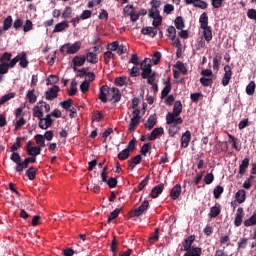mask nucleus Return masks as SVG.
Returning <instances> with one entry per match:
<instances>
[{"instance_id": "obj_49", "label": "nucleus", "mask_w": 256, "mask_h": 256, "mask_svg": "<svg viewBox=\"0 0 256 256\" xmlns=\"http://www.w3.org/2000/svg\"><path fill=\"white\" fill-rule=\"evenodd\" d=\"M159 241V228H155V231L151 234L149 238V243H157Z\"/></svg>"}, {"instance_id": "obj_5", "label": "nucleus", "mask_w": 256, "mask_h": 256, "mask_svg": "<svg viewBox=\"0 0 256 256\" xmlns=\"http://www.w3.org/2000/svg\"><path fill=\"white\" fill-rule=\"evenodd\" d=\"M169 93H171V81L168 80L165 82V87L161 91V99H165V97H167L165 103L171 106L175 103V96L169 95Z\"/></svg>"}, {"instance_id": "obj_51", "label": "nucleus", "mask_w": 256, "mask_h": 256, "mask_svg": "<svg viewBox=\"0 0 256 256\" xmlns=\"http://www.w3.org/2000/svg\"><path fill=\"white\" fill-rule=\"evenodd\" d=\"M111 59H115V54L112 51L105 52L104 63H106V65H109V63L111 62Z\"/></svg>"}, {"instance_id": "obj_45", "label": "nucleus", "mask_w": 256, "mask_h": 256, "mask_svg": "<svg viewBox=\"0 0 256 256\" xmlns=\"http://www.w3.org/2000/svg\"><path fill=\"white\" fill-rule=\"evenodd\" d=\"M129 149L125 148L120 153H118V159L119 161H127V158L130 157Z\"/></svg>"}, {"instance_id": "obj_38", "label": "nucleus", "mask_w": 256, "mask_h": 256, "mask_svg": "<svg viewBox=\"0 0 256 256\" xmlns=\"http://www.w3.org/2000/svg\"><path fill=\"white\" fill-rule=\"evenodd\" d=\"M151 58H145L141 63H140V69L141 71H145V69H152L153 64H151Z\"/></svg>"}, {"instance_id": "obj_11", "label": "nucleus", "mask_w": 256, "mask_h": 256, "mask_svg": "<svg viewBox=\"0 0 256 256\" xmlns=\"http://www.w3.org/2000/svg\"><path fill=\"white\" fill-rule=\"evenodd\" d=\"M184 2L186 5H193L198 9H207L209 7V4L203 0H184Z\"/></svg>"}, {"instance_id": "obj_32", "label": "nucleus", "mask_w": 256, "mask_h": 256, "mask_svg": "<svg viewBox=\"0 0 256 256\" xmlns=\"http://www.w3.org/2000/svg\"><path fill=\"white\" fill-rule=\"evenodd\" d=\"M254 225H256V211L244 221V227H253Z\"/></svg>"}, {"instance_id": "obj_31", "label": "nucleus", "mask_w": 256, "mask_h": 256, "mask_svg": "<svg viewBox=\"0 0 256 256\" xmlns=\"http://www.w3.org/2000/svg\"><path fill=\"white\" fill-rule=\"evenodd\" d=\"M37 171L38 169L35 168L34 166L28 168L26 170V177H28L30 181H33L37 177Z\"/></svg>"}, {"instance_id": "obj_2", "label": "nucleus", "mask_w": 256, "mask_h": 256, "mask_svg": "<svg viewBox=\"0 0 256 256\" xmlns=\"http://www.w3.org/2000/svg\"><path fill=\"white\" fill-rule=\"evenodd\" d=\"M81 41H76L73 44L67 43L60 47V52L63 55H75L81 49Z\"/></svg>"}, {"instance_id": "obj_21", "label": "nucleus", "mask_w": 256, "mask_h": 256, "mask_svg": "<svg viewBox=\"0 0 256 256\" xmlns=\"http://www.w3.org/2000/svg\"><path fill=\"white\" fill-rule=\"evenodd\" d=\"M141 161H143V157L141 156V154H138L134 156L131 160H129L128 165L131 171H133L135 169V165H139Z\"/></svg>"}, {"instance_id": "obj_4", "label": "nucleus", "mask_w": 256, "mask_h": 256, "mask_svg": "<svg viewBox=\"0 0 256 256\" xmlns=\"http://www.w3.org/2000/svg\"><path fill=\"white\" fill-rule=\"evenodd\" d=\"M183 113V104L180 100L176 101L173 107L172 112H168L166 115V119L169 121H174V119H181L180 115Z\"/></svg>"}, {"instance_id": "obj_25", "label": "nucleus", "mask_w": 256, "mask_h": 256, "mask_svg": "<svg viewBox=\"0 0 256 256\" xmlns=\"http://www.w3.org/2000/svg\"><path fill=\"white\" fill-rule=\"evenodd\" d=\"M110 95H112L114 103H119L121 101V90H119V88L112 87Z\"/></svg>"}, {"instance_id": "obj_40", "label": "nucleus", "mask_w": 256, "mask_h": 256, "mask_svg": "<svg viewBox=\"0 0 256 256\" xmlns=\"http://www.w3.org/2000/svg\"><path fill=\"white\" fill-rule=\"evenodd\" d=\"M174 25L178 30L185 29V21L183 20V17L181 16L176 17L174 21Z\"/></svg>"}, {"instance_id": "obj_23", "label": "nucleus", "mask_w": 256, "mask_h": 256, "mask_svg": "<svg viewBox=\"0 0 256 256\" xmlns=\"http://www.w3.org/2000/svg\"><path fill=\"white\" fill-rule=\"evenodd\" d=\"M163 133H165V131L163 130V127L155 128L148 136V139L149 141H155L157 137H159L160 135H163Z\"/></svg>"}, {"instance_id": "obj_20", "label": "nucleus", "mask_w": 256, "mask_h": 256, "mask_svg": "<svg viewBox=\"0 0 256 256\" xmlns=\"http://www.w3.org/2000/svg\"><path fill=\"white\" fill-rule=\"evenodd\" d=\"M141 33H142V35H148L149 37H152V39H154V37L157 36V28L144 27L141 29Z\"/></svg>"}, {"instance_id": "obj_58", "label": "nucleus", "mask_w": 256, "mask_h": 256, "mask_svg": "<svg viewBox=\"0 0 256 256\" xmlns=\"http://www.w3.org/2000/svg\"><path fill=\"white\" fill-rule=\"evenodd\" d=\"M167 33L171 40H175V37H177V30L175 29V26L168 27Z\"/></svg>"}, {"instance_id": "obj_15", "label": "nucleus", "mask_w": 256, "mask_h": 256, "mask_svg": "<svg viewBox=\"0 0 256 256\" xmlns=\"http://www.w3.org/2000/svg\"><path fill=\"white\" fill-rule=\"evenodd\" d=\"M189 143H191V131L187 130L185 133L182 134L181 147L183 149H187V147H189Z\"/></svg>"}, {"instance_id": "obj_46", "label": "nucleus", "mask_w": 256, "mask_h": 256, "mask_svg": "<svg viewBox=\"0 0 256 256\" xmlns=\"http://www.w3.org/2000/svg\"><path fill=\"white\" fill-rule=\"evenodd\" d=\"M26 98L28 99L29 103H36L37 102V95H35V90H29L26 93Z\"/></svg>"}, {"instance_id": "obj_42", "label": "nucleus", "mask_w": 256, "mask_h": 256, "mask_svg": "<svg viewBox=\"0 0 256 256\" xmlns=\"http://www.w3.org/2000/svg\"><path fill=\"white\" fill-rule=\"evenodd\" d=\"M11 25H13V17L8 16L4 19L3 31H9V29H11Z\"/></svg>"}, {"instance_id": "obj_17", "label": "nucleus", "mask_w": 256, "mask_h": 256, "mask_svg": "<svg viewBox=\"0 0 256 256\" xmlns=\"http://www.w3.org/2000/svg\"><path fill=\"white\" fill-rule=\"evenodd\" d=\"M208 215L210 219H215L216 217H219V215H221V204L216 203L214 206H212Z\"/></svg>"}, {"instance_id": "obj_52", "label": "nucleus", "mask_w": 256, "mask_h": 256, "mask_svg": "<svg viewBox=\"0 0 256 256\" xmlns=\"http://www.w3.org/2000/svg\"><path fill=\"white\" fill-rule=\"evenodd\" d=\"M72 14H73V8H71V6H67L65 7L62 13V19H69Z\"/></svg>"}, {"instance_id": "obj_22", "label": "nucleus", "mask_w": 256, "mask_h": 256, "mask_svg": "<svg viewBox=\"0 0 256 256\" xmlns=\"http://www.w3.org/2000/svg\"><path fill=\"white\" fill-rule=\"evenodd\" d=\"M65 29H69V21L67 20L56 24L53 33H61V31H65Z\"/></svg>"}, {"instance_id": "obj_29", "label": "nucleus", "mask_w": 256, "mask_h": 256, "mask_svg": "<svg viewBox=\"0 0 256 256\" xmlns=\"http://www.w3.org/2000/svg\"><path fill=\"white\" fill-rule=\"evenodd\" d=\"M85 61H87V58L85 56H75L72 59V64L78 67H83V65H85Z\"/></svg>"}, {"instance_id": "obj_7", "label": "nucleus", "mask_w": 256, "mask_h": 256, "mask_svg": "<svg viewBox=\"0 0 256 256\" xmlns=\"http://www.w3.org/2000/svg\"><path fill=\"white\" fill-rule=\"evenodd\" d=\"M59 91H61V88L57 85H54L52 88L45 92V99L47 101H53V99H57L59 96Z\"/></svg>"}, {"instance_id": "obj_28", "label": "nucleus", "mask_w": 256, "mask_h": 256, "mask_svg": "<svg viewBox=\"0 0 256 256\" xmlns=\"http://www.w3.org/2000/svg\"><path fill=\"white\" fill-rule=\"evenodd\" d=\"M199 23H200V29L209 27V16L207 15V12H204L200 15Z\"/></svg>"}, {"instance_id": "obj_12", "label": "nucleus", "mask_w": 256, "mask_h": 256, "mask_svg": "<svg viewBox=\"0 0 256 256\" xmlns=\"http://www.w3.org/2000/svg\"><path fill=\"white\" fill-rule=\"evenodd\" d=\"M147 209H149V202L144 200L142 204L133 211L134 217H141V215H143Z\"/></svg>"}, {"instance_id": "obj_35", "label": "nucleus", "mask_w": 256, "mask_h": 256, "mask_svg": "<svg viewBox=\"0 0 256 256\" xmlns=\"http://www.w3.org/2000/svg\"><path fill=\"white\" fill-rule=\"evenodd\" d=\"M34 139L36 141V144L38 145L37 147H40L41 150L43 147H46L45 137L42 134L35 135Z\"/></svg>"}, {"instance_id": "obj_26", "label": "nucleus", "mask_w": 256, "mask_h": 256, "mask_svg": "<svg viewBox=\"0 0 256 256\" xmlns=\"http://www.w3.org/2000/svg\"><path fill=\"white\" fill-rule=\"evenodd\" d=\"M201 29H203V37L205 41H211V39H213V28H211V26H206L205 28Z\"/></svg>"}, {"instance_id": "obj_48", "label": "nucleus", "mask_w": 256, "mask_h": 256, "mask_svg": "<svg viewBox=\"0 0 256 256\" xmlns=\"http://www.w3.org/2000/svg\"><path fill=\"white\" fill-rule=\"evenodd\" d=\"M14 97H15V93H13V92L5 94L4 96H2L0 98V105H5V103H7V101H10V99H13Z\"/></svg>"}, {"instance_id": "obj_27", "label": "nucleus", "mask_w": 256, "mask_h": 256, "mask_svg": "<svg viewBox=\"0 0 256 256\" xmlns=\"http://www.w3.org/2000/svg\"><path fill=\"white\" fill-rule=\"evenodd\" d=\"M249 168V158H244L239 165V175H245L247 173V169Z\"/></svg>"}, {"instance_id": "obj_16", "label": "nucleus", "mask_w": 256, "mask_h": 256, "mask_svg": "<svg viewBox=\"0 0 256 256\" xmlns=\"http://www.w3.org/2000/svg\"><path fill=\"white\" fill-rule=\"evenodd\" d=\"M163 189H165V184L160 183V184L156 185L151 190V193H150L152 199H157V197H159L163 193Z\"/></svg>"}, {"instance_id": "obj_59", "label": "nucleus", "mask_w": 256, "mask_h": 256, "mask_svg": "<svg viewBox=\"0 0 256 256\" xmlns=\"http://www.w3.org/2000/svg\"><path fill=\"white\" fill-rule=\"evenodd\" d=\"M213 181H215V176L213 175V173H207L204 177V183L206 185H211Z\"/></svg>"}, {"instance_id": "obj_13", "label": "nucleus", "mask_w": 256, "mask_h": 256, "mask_svg": "<svg viewBox=\"0 0 256 256\" xmlns=\"http://www.w3.org/2000/svg\"><path fill=\"white\" fill-rule=\"evenodd\" d=\"M243 217H245V213L242 207H239L237 209V212L235 214V219H234V225L235 227H241L243 223Z\"/></svg>"}, {"instance_id": "obj_64", "label": "nucleus", "mask_w": 256, "mask_h": 256, "mask_svg": "<svg viewBox=\"0 0 256 256\" xmlns=\"http://www.w3.org/2000/svg\"><path fill=\"white\" fill-rule=\"evenodd\" d=\"M247 17H248V19H252L253 21L256 22V10L255 9H249L247 11Z\"/></svg>"}, {"instance_id": "obj_33", "label": "nucleus", "mask_w": 256, "mask_h": 256, "mask_svg": "<svg viewBox=\"0 0 256 256\" xmlns=\"http://www.w3.org/2000/svg\"><path fill=\"white\" fill-rule=\"evenodd\" d=\"M245 199H247V192L243 189H240L237 193H236V201L238 203H245Z\"/></svg>"}, {"instance_id": "obj_63", "label": "nucleus", "mask_w": 256, "mask_h": 256, "mask_svg": "<svg viewBox=\"0 0 256 256\" xmlns=\"http://www.w3.org/2000/svg\"><path fill=\"white\" fill-rule=\"evenodd\" d=\"M202 250L200 247H192L190 249V254L191 256H201Z\"/></svg>"}, {"instance_id": "obj_62", "label": "nucleus", "mask_w": 256, "mask_h": 256, "mask_svg": "<svg viewBox=\"0 0 256 256\" xmlns=\"http://www.w3.org/2000/svg\"><path fill=\"white\" fill-rule=\"evenodd\" d=\"M153 64L154 65H159L160 61H161V52L156 51L153 54V58H152Z\"/></svg>"}, {"instance_id": "obj_37", "label": "nucleus", "mask_w": 256, "mask_h": 256, "mask_svg": "<svg viewBox=\"0 0 256 256\" xmlns=\"http://www.w3.org/2000/svg\"><path fill=\"white\" fill-rule=\"evenodd\" d=\"M41 147L34 146L33 148H28L27 155L30 157H37V155H41Z\"/></svg>"}, {"instance_id": "obj_47", "label": "nucleus", "mask_w": 256, "mask_h": 256, "mask_svg": "<svg viewBox=\"0 0 256 256\" xmlns=\"http://www.w3.org/2000/svg\"><path fill=\"white\" fill-rule=\"evenodd\" d=\"M223 191H225L223 186H220V185L216 186L213 191L214 198L219 199L221 195H223Z\"/></svg>"}, {"instance_id": "obj_39", "label": "nucleus", "mask_w": 256, "mask_h": 256, "mask_svg": "<svg viewBox=\"0 0 256 256\" xmlns=\"http://www.w3.org/2000/svg\"><path fill=\"white\" fill-rule=\"evenodd\" d=\"M121 211H123L122 208H116L115 210H113L107 219V223H111V221H113V219H117L119 217V213H121Z\"/></svg>"}, {"instance_id": "obj_36", "label": "nucleus", "mask_w": 256, "mask_h": 256, "mask_svg": "<svg viewBox=\"0 0 256 256\" xmlns=\"http://www.w3.org/2000/svg\"><path fill=\"white\" fill-rule=\"evenodd\" d=\"M221 59V54H216L213 58V70L216 72L219 71V67H221Z\"/></svg>"}, {"instance_id": "obj_8", "label": "nucleus", "mask_w": 256, "mask_h": 256, "mask_svg": "<svg viewBox=\"0 0 256 256\" xmlns=\"http://www.w3.org/2000/svg\"><path fill=\"white\" fill-rule=\"evenodd\" d=\"M111 95V88L107 85H103L99 89V95L98 98L102 103H107L108 99L107 97Z\"/></svg>"}, {"instance_id": "obj_3", "label": "nucleus", "mask_w": 256, "mask_h": 256, "mask_svg": "<svg viewBox=\"0 0 256 256\" xmlns=\"http://www.w3.org/2000/svg\"><path fill=\"white\" fill-rule=\"evenodd\" d=\"M166 123L169 125L168 133L170 137H175L177 133L181 130V127L179 125H183V118H176L172 121L169 120V118H166Z\"/></svg>"}, {"instance_id": "obj_19", "label": "nucleus", "mask_w": 256, "mask_h": 256, "mask_svg": "<svg viewBox=\"0 0 256 256\" xmlns=\"http://www.w3.org/2000/svg\"><path fill=\"white\" fill-rule=\"evenodd\" d=\"M14 68V62L12 60L9 63H1L0 62V74L7 75L9 73V69Z\"/></svg>"}, {"instance_id": "obj_50", "label": "nucleus", "mask_w": 256, "mask_h": 256, "mask_svg": "<svg viewBox=\"0 0 256 256\" xmlns=\"http://www.w3.org/2000/svg\"><path fill=\"white\" fill-rule=\"evenodd\" d=\"M200 83L203 87H211L213 85V78L201 77Z\"/></svg>"}, {"instance_id": "obj_30", "label": "nucleus", "mask_w": 256, "mask_h": 256, "mask_svg": "<svg viewBox=\"0 0 256 256\" xmlns=\"http://www.w3.org/2000/svg\"><path fill=\"white\" fill-rule=\"evenodd\" d=\"M140 123H141L140 119H138V118H131L130 124H129V127H128V131H130V133L135 132L137 127H139Z\"/></svg>"}, {"instance_id": "obj_6", "label": "nucleus", "mask_w": 256, "mask_h": 256, "mask_svg": "<svg viewBox=\"0 0 256 256\" xmlns=\"http://www.w3.org/2000/svg\"><path fill=\"white\" fill-rule=\"evenodd\" d=\"M11 61H12V63H14V67H15V65H17V63H19V65H20V67H22V69H27V67H29V60H27V52L19 53Z\"/></svg>"}, {"instance_id": "obj_1", "label": "nucleus", "mask_w": 256, "mask_h": 256, "mask_svg": "<svg viewBox=\"0 0 256 256\" xmlns=\"http://www.w3.org/2000/svg\"><path fill=\"white\" fill-rule=\"evenodd\" d=\"M10 161L16 164L15 171L16 173H23L24 169H27L29 167V163H37V157L36 156H30L25 158L23 161L21 159L20 154H14L10 156Z\"/></svg>"}, {"instance_id": "obj_9", "label": "nucleus", "mask_w": 256, "mask_h": 256, "mask_svg": "<svg viewBox=\"0 0 256 256\" xmlns=\"http://www.w3.org/2000/svg\"><path fill=\"white\" fill-rule=\"evenodd\" d=\"M231 77H233V70H231V66L226 65L224 67V75L221 81L223 87H227V85H229V82L231 81Z\"/></svg>"}, {"instance_id": "obj_10", "label": "nucleus", "mask_w": 256, "mask_h": 256, "mask_svg": "<svg viewBox=\"0 0 256 256\" xmlns=\"http://www.w3.org/2000/svg\"><path fill=\"white\" fill-rule=\"evenodd\" d=\"M54 120L51 118V115L47 114L45 118L40 119L38 127L43 130L49 129L53 125Z\"/></svg>"}, {"instance_id": "obj_54", "label": "nucleus", "mask_w": 256, "mask_h": 256, "mask_svg": "<svg viewBox=\"0 0 256 256\" xmlns=\"http://www.w3.org/2000/svg\"><path fill=\"white\" fill-rule=\"evenodd\" d=\"M148 17L150 18L162 17L161 12L159 11V8L148 10Z\"/></svg>"}, {"instance_id": "obj_55", "label": "nucleus", "mask_w": 256, "mask_h": 256, "mask_svg": "<svg viewBox=\"0 0 256 256\" xmlns=\"http://www.w3.org/2000/svg\"><path fill=\"white\" fill-rule=\"evenodd\" d=\"M21 149V143L19 141L14 142L13 145L10 147L11 155H19L16 151H19Z\"/></svg>"}, {"instance_id": "obj_56", "label": "nucleus", "mask_w": 256, "mask_h": 256, "mask_svg": "<svg viewBox=\"0 0 256 256\" xmlns=\"http://www.w3.org/2000/svg\"><path fill=\"white\" fill-rule=\"evenodd\" d=\"M33 117H36L37 119H39V121H41V119H43V111H41V109H39V106L34 107Z\"/></svg>"}, {"instance_id": "obj_43", "label": "nucleus", "mask_w": 256, "mask_h": 256, "mask_svg": "<svg viewBox=\"0 0 256 256\" xmlns=\"http://www.w3.org/2000/svg\"><path fill=\"white\" fill-rule=\"evenodd\" d=\"M12 57L13 54L11 52H4L0 58V63H9V61H13Z\"/></svg>"}, {"instance_id": "obj_53", "label": "nucleus", "mask_w": 256, "mask_h": 256, "mask_svg": "<svg viewBox=\"0 0 256 256\" xmlns=\"http://www.w3.org/2000/svg\"><path fill=\"white\" fill-rule=\"evenodd\" d=\"M150 150H151V143H145V144L141 147L140 153H141V155H143L144 157H146Z\"/></svg>"}, {"instance_id": "obj_61", "label": "nucleus", "mask_w": 256, "mask_h": 256, "mask_svg": "<svg viewBox=\"0 0 256 256\" xmlns=\"http://www.w3.org/2000/svg\"><path fill=\"white\" fill-rule=\"evenodd\" d=\"M60 105L63 109H71V106L73 105V99L69 98L66 101L61 102Z\"/></svg>"}, {"instance_id": "obj_34", "label": "nucleus", "mask_w": 256, "mask_h": 256, "mask_svg": "<svg viewBox=\"0 0 256 256\" xmlns=\"http://www.w3.org/2000/svg\"><path fill=\"white\" fill-rule=\"evenodd\" d=\"M85 57H86V61H88V63H92V65L97 64L99 61L97 54L93 52H88Z\"/></svg>"}, {"instance_id": "obj_18", "label": "nucleus", "mask_w": 256, "mask_h": 256, "mask_svg": "<svg viewBox=\"0 0 256 256\" xmlns=\"http://www.w3.org/2000/svg\"><path fill=\"white\" fill-rule=\"evenodd\" d=\"M155 125H157V116L155 114L150 115L148 120L144 124V127H145V129H148V131H151V129H153V127H155Z\"/></svg>"}, {"instance_id": "obj_41", "label": "nucleus", "mask_w": 256, "mask_h": 256, "mask_svg": "<svg viewBox=\"0 0 256 256\" xmlns=\"http://www.w3.org/2000/svg\"><path fill=\"white\" fill-rule=\"evenodd\" d=\"M255 89H256L255 81H250L249 84L246 86V93L249 96H253L255 95Z\"/></svg>"}, {"instance_id": "obj_44", "label": "nucleus", "mask_w": 256, "mask_h": 256, "mask_svg": "<svg viewBox=\"0 0 256 256\" xmlns=\"http://www.w3.org/2000/svg\"><path fill=\"white\" fill-rule=\"evenodd\" d=\"M176 69L179 70L183 75H187L188 69L187 66L181 61H177L175 65Z\"/></svg>"}, {"instance_id": "obj_60", "label": "nucleus", "mask_w": 256, "mask_h": 256, "mask_svg": "<svg viewBox=\"0 0 256 256\" xmlns=\"http://www.w3.org/2000/svg\"><path fill=\"white\" fill-rule=\"evenodd\" d=\"M153 73L155 72L153 71L152 68H146L142 70L141 77L142 79H147V77H150Z\"/></svg>"}, {"instance_id": "obj_57", "label": "nucleus", "mask_w": 256, "mask_h": 256, "mask_svg": "<svg viewBox=\"0 0 256 256\" xmlns=\"http://www.w3.org/2000/svg\"><path fill=\"white\" fill-rule=\"evenodd\" d=\"M24 33H29L33 29V22L31 20H26L24 25H22Z\"/></svg>"}, {"instance_id": "obj_24", "label": "nucleus", "mask_w": 256, "mask_h": 256, "mask_svg": "<svg viewBox=\"0 0 256 256\" xmlns=\"http://www.w3.org/2000/svg\"><path fill=\"white\" fill-rule=\"evenodd\" d=\"M179 195H181V184H176L172 188V190L170 192V196L173 201H176V199H179Z\"/></svg>"}, {"instance_id": "obj_14", "label": "nucleus", "mask_w": 256, "mask_h": 256, "mask_svg": "<svg viewBox=\"0 0 256 256\" xmlns=\"http://www.w3.org/2000/svg\"><path fill=\"white\" fill-rule=\"evenodd\" d=\"M195 242V235H190L187 238L184 239L182 242L183 248H181V251H191V247L193 243Z\"/></svg>"}]
</instances>
